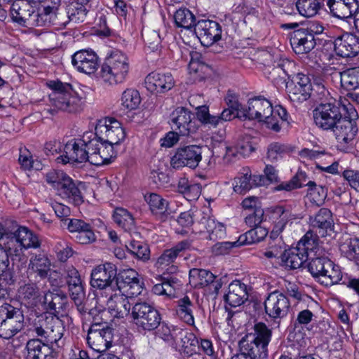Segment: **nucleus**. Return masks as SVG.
I'll return each instance as SVG.
<instances>
[{
  "mask_svg": "<svg viewBox=\"0 0 359 359\" xmlns=\"http://www.w3.org/2000/svg\"><path fill=\"white\" fill-rule=\"evenodd\" d=\"M238 118L256 120L273 130H280V121H287L288 114L281 106L272 107L271 103L265 98L255 97L248 100L247 105L238 112Z\"/></svg>",
  "mask_w": 359,
  "mask_h": 359,
  "instance_id": "1",
  "label": "nucleus"
},
{
  "mask_svg": "<svg viewBox=\"0 0 359 359\" xmlns=\"http://www.w3.org/2000/svg\"><path fill=\"white\" fill-rule=\"evenodd\" d=\"M130 62L128 55L115 50L105 58L99 72L100 80L109 86L123 83L128 78Z\"/></svg>",
  "mask_w": 359,
  "mask_h": 359,
  "instance_id": "2",
  "label": "nucleus"
},
{
  "mask_svg": "<svg viewBox=\"0 0 359 359\" xmlns=\"http://www.w3.org/2000/svg\"><path fill=\"white\" fill-rule=\"evenodd\" d=\"M271 339V331L264 323L255 326V334L245 336L239 342L238 355L248 359H264L267 356V346Z\"/></svg>",
  "mask_w": 359,
  "mask_h": 359,
  "instance_id": "3",
  "label": "nucleus"
},
{
  "mask_svg": "<svg viewBox=\"0 0 359 359\" xmlns=\"http://www.w3.org/2000/svg\"><path fill=\"white\" fill-rule=\"evenodd\" d=\"M48 86L52 90L49 95L50 102L55 108L69 112L81 108V98L69 83L58 80L50 81Z\"/></svg>",
  "mask_w": 359,
  "mask_h": 359,
  "instance_id": "4",
  "label": "nucleus"
},
{
  "mask_svg": "<svg viewBox=\"0 0 359 359\" xmlns=\"http://www.w3.org/2000/svg\"><path fill=\"white\" fill-rule=\"evenodd\" d=\"M30 330L50 345L59 347L60 341L63 336L64 327L60 320L50 315L42 314L34 319Z\"/></svg>",
  "mask_w": 359,
  "mask_h": 359,
  "instance_id": "5",
  "label": "nucleus"
},
{
  "mask_svg": "<svg viewBox=\"0 0 359 359\" xmlns=\"http://www.w3.org/2000/svg\"><path fill=\"white\" fill-rule=\"evenodd\" d=\"M308 264L309 271L319 283L325 286L338 283L342 279L340 267L331 259L318 253L311 257Z\"/></svg>",
  "mask_w": 359,
  "mask_h": 359,
  "instance_id": "6",
  "label": "nucleus"
},
{
  "mask_svg": "<svg viewBox=\"0 0 359 359\" xmlns=\"http://www.w3.org/2000/svg\"><path fill=\"white\" fill-rule=\"evenodd\" d=\"M116 275V266L109 262L93 268L90 273V283L93 288L98 290L96 294L97 299L119 287Z\"/></svg>",
  "mask_w": 359,
  "mask_h": 359,
  "instance_id": "7",
  "label": "nucleus"
},
{
  "mask_svg": "<svg viewBox=\"0 0 359 359\" xmlns=\"http://www.w3.org/2000/svg\"><path fill=\"white\" fill-rule=\"evenodd\" d=\"M4 245L12 260H20L24 251L38 248L39 241L37 236L28 228L20 226L12 235L6 236Z\"/></svg>",
  "mask_w": 359,
  "mask_h": 359,
  "instance_id": "8",
  "label": "nucleus"
},
{
  "mask_svg": "<svg viewBox=\"0 0 359 359\" xmlns=\"http://www.w3.org/2000/svg\"><path fill=\"white\" fill-rule=\"evenodd\" d=\"M340 106L345 112L344 117H341L332 130L337 142L341 144H346L353 140L358 132V113L354 107L346 99L340 100Z\"/></svg>",
  "mask_w": 359,
  "mask_h": 359,
  "instance_id": "9",
  "label": "nucleus"
},
{
  "mask_svg": "<svg viewBox=\"0 0 359 359\" xmlns=\"http://www.w3.org/2000/svg\"><path fill=\"white\" fill-rule=\"evenodd\" d=\"M91 137H95L94 133L89 131L83 133L81 138L68 141L64 147L63 154L56 158V162L63 165L89 162V142Z\"/></svg>",
  "mask_w": 359,
  "mask_h": 359,
  "instance_id": "10",
  "label": "nucleus"
},
{
  "mask_svg": "<svg viewBox=\"0 0 359 359\" xmlns=\"http://www.w3.org/2000/svg\"><path fill=\"white\" fill-rule=\"evenodd\" d=\"M93 133L97 138L117 149L126 137V133L121 123L112 117H105L98 120Z\"/></svg>",
  "mask_w": 359,
  "mask_h": 359,
  "instance_id": "11",
  "label": "nucleus"
},
{
  "mask_svg": "<svg viewBox=\"0 0 359 359\" xmlns=\"http://www.w3.org/2000/svg\"><path fill=\"white\" fill-rule=\"evenodd\" d=\"M24 327V316L16 308L8 303L0 305V337L11 339Z\"/></svg>",
  "mask_w": 359,
  "mask_h": 359,
  "instance_id": "12",
  "label": "nucleus"
},
{
  "mask_svg": "<svg viewBox=\"0 0 359 359\" xmlns=\"http://www.w3.org/2000/svg\"><path fill=\"white\" fill-rule=\"evenodd\" d=\"M97 303L103 308L104 313L107 312L113 318H123L130 310L128 299L122 293L120 287L111 293L98 297Z\"/></svg>",
  "mask_w": 359,
  "mask_h": 359,
  "instance_id": "13",
  "label": "nucleus"
},
{
  "mask_svg": "<svg viewBox=\"0 0 359 359\" xmlns=\"http://www.w3.org/2000/svg\"><path fill=\"white\" fill-rule=\"evenodd\" d=\"M133 323L139 329L151 331L156 329L161 320L158 311L147 303H137L132 308Z\"/></svg>",
  "mask_w": 359,
  "mask_h": 359,
  "instance_id": "14",
  "label": "nucleus"
},
{
  "mask_svg": "<svg viewBox=\"0 0 359 359\" xmlns=\"http://www.w3.org/2000/svg\"><path fill=\"white\" fill-rule=\"evenodd\" d=\"M266 214L273 223L271 233V238H277L280 233L293 223H298L303 216L299 213L293 212L290 209L283 206H274L267 209Z\"/></svg>",
  "mask_w": 359,
  "mask_h": 359,
  "instance_id": "15",
  "label": "nucleus"
},
{
  "mask_svg": "<svg viewBox=\"0 0 359 359\" xmlns=\"http://www.w3.org/2000/svg\"><path fill=\"white\" fill-rule=\"evenodd\" d=\"M94 135L89 142V163L97 166L110 163L117 156L118 150Z\"/></svg>",
  "mask_w": 359,
  "mask_h": 359,
  "instance_id": "16",
  "label": "nucleus"
},
{
  "mask_svg": "<svg viewBox=\"0 0 359 359\" xmlns=\"http://www.w3.org/2000/svg\"><path fill=\"white\" fill-rule=\"evenodd\" d=\"M202 160V148L197 145H189L178 148L170 160L174 168L189 167L194 169Z\"/></svg>",
  "mask_w": 359,
  "mask_h": 359,
  "instance_id": "17",
  "label": "nucleus"
},
{
  "mask_svg": "<svg viewBox=\"0 0 359 359\" xmlns=\"http://www.w3.org/2000/svg\"><path fill=\"white\" fill-rule=\"evenodd\" d=\"M191 242L185 240L178 243L173 248L165 250L157 258L154 266L163 273H175L177 268L174 264L181 252L191 248Z\"/></svg>",
  "mask_w": 359,
  "mask_h": 359,
  "instance_id": "18",
  "label": "nucleus"
},
{
  "mask_svg": "<svg viewBox=\"0 0 359 359\" xmlns=\"http://www.w3.org/2000/svg\"><path fill=\"white\" fill-rule=\"evenodd\" d=\"M113 339L112 329L100 324L93 325L88 332L87 342L90 348L102 353L111 346Z\"/></svg>",
  "mask_w": 359,
  "mask_h": 359,
  "instance_id": "19",
  "label": "nucleus"
},
{
  "mask_svg": "<svg viewBox=\"0 0 359 359\" xmlns=\"http://www.w3.org/2000/svg\"><path fill=\"white\" fill-rule=\"evenodd\" d=\"M341 117L339 108L333 103L320 104L313 110L314 122L323 130H332Z\"/></svg>",
  "mask_w": 359,
  "mask_h": 359,
  "instance_id": "20",
  "label": "nucleus"
},
{
  "mask_svg": "<svg viewBox=\"0 0 359 359\" xmlns=\"http://www.w3.org/2000/svg\"><path fill=\"white\" fill-rule=\"evenodd\" d=\"M194 32L201 43L210 46L219 41L222 37L220 25L212 20H202L194 25Z\"/></svg>",
  "mask_w": 359,
  "mask_h": 359,
  "instance_id": "21",
  "label": "nucleus"
},
{
  "mask_svg": "<svg viewBox=\"0 0 359 359\" xmlns=\"http://www.w3.org/2000/svg\"><path fill=\"white\" fill-rule=\"evenodd\" d=\"M193 119L194 114L182 107L174 109L170 117L172 128L178 131L181 135H188L196 131V127Z\"/></svg>",
  "mask_w": 359,
  "mask_h": 359,
  "instance_id": "22",
  "label": "nucleus"
},
{
  "mask_svg": "<svg viewBox=\"0 0 359 359\" xmlns=\"http://www.w3.org/2000/svg\"><path fill=\"white\" fill-rule=\"evenodd\" d=\"M290 307L287 297L281 292H271L264 301L266 313L272 318H282L287 316Z\"/></svg>",
  "mask_w": 359,
  "mask_h": 359,
  "instance_id": "23",
  "label": "nucleus"
},
{
  "mask_svg": "<svg viewBox=\"0 0 359 359\" xmlns=\"http://www.w3.org/2000/svg\"><path fill=\"white\" fill-rule=\"evenodd\" d=\"M72 64L78 72L91 74L99 67V57L92 50H80L72 55Z\"/></svg>",
  "mask_w": 359,
  "mask_h": 359,
  "instance_id": "24",
  "label": "nucleus"
},
{
  "mask_svg": "<svg viewBox=\"0 0 359 359\" xmlns=\"http://www.w3.org/2000/svg\"><path fill=\"white\" fill-rule=\"evenodd\" d=\"M198 346V340L195 334L183 330L172 348L180 351L183 358L191 359L194 356H200L197 353Z\"/></svg>",
  "mask_w": 359,
  "mask_h": 359,
  "instance_id": "25",
  "label": "nucleus"
},
{
  "mask_svg": "<svg viewBox=\"0 0 359 359\" xmlns=\"http://www.w3.org/2000/svg\"><path fill=\"white\" fill-rule=\"evenodd\" d=\"M145 85L150 92L163 93L173 88L175 80L170 73L151 72L147 76Z\"/></svg>",
  "mask_w": 359,
  "mask_h": 359,
  "instance_id": "26",
  "label": "nucleus"
},
{
  "mask_svg": "<svg viewBox=\"0 0 359 359\" xmlns=\"http://www.w3.org/2000/svg\"><path fill=\"white\" fill-rule=\"evenodd\" d=\"M290 44L297 54L310 52L316 46L314 36L309 29L301 28L295 30L290 39Z\"/></svg>",
  "mask_w": 359,
  "mask_h": 359,
  "instance_id": "27",
  "label": "nucleus"
},
{
  "mask_svg": "<svg viewBox=\"0 0 359 359\" xmlns=\"http://www.w3.org/2000/svg\"><path fill=\"white\" fill-rule=\"evenodd\" d=\"M334 50L344 57L356 55L359 53V38L353 34H344L335 39Z\"/></svg>",
  "mask_w": 359,
  "mask_h": 359,
  "instance_id": "28",
  "label": "nucleus"
},
{
  "mask_svg": "<svg viewBox=\"0 0 359 359\" xmlns=\"http://www.w3.org/2000/svg\"><path fill=\"white\" fill-rule=\"evenodd\" d=\"M50 343L39 339H32L27 341L25 359H55V355L50 347Z\"/></svg>",
  "mask_w": 359,
  "mask_h": 359,
  "instance_id": "29",
  "label": "nucleus"
},
{
  "mask_svg": "<svg viewBox=\"0 0 359 359\" xmlns=\"http://www.w3.org/2000/svg\"><path fill=\"white\" fill-rule=\"evenodd\" d=\"M327 6L333 16L339 19L353 18L358 9V0H328Z\"/></svg>",
  "mask_w": 359,
  "mask_h": 359,
  "instance_id": "30",
  "label": "nucleus"
},
{
  "mask_svg": "<svg viewBox=\"0 0 359 359\" xmlns=\"http://www.w3.org/2000/svg\"><path fill=\"white\" fill-rule=\"evenodd\" d=\"M66 302L67 297L62 292L57 290L48 291L43 295L41 294L39 307L41 306L43 310H46L48 313V314L53 316V314L59 313Z\"/></svg>",
  "mask_w": 359,
  "mask_h": 359,
  "instance_id": "31",
  "label": "nucleus"
},
{
  "mask_svg": "<svg viewBox=\"0 0 359 359\" xmlns=\"http://www.w3.org/2000/svg\"><path fill=\"white\" fill-rule=\"evenodd\" d=\"M248 297L246 285L240 280H233L227 288L224 299L225 302L231 307L242 305Z\"/></svg>",
  "mask_w": 359,
  "mask_h": 359,
  "instance_id": "32",
  "label": "nucleus"
},
{
  "mask_svg": "<svg viewBox=\"0 0 359 359\" xmlns=\"http://www.w3.org/2000/svg\"><path fill=\"white\" fill-rule=\"evenodd\" d=\"M17 296L25 306L39 308L41 292L35 283H27L20 285Z\"/></svg>",
  "mask_w": 359,
  "mask_h": 359,
  "instance_id": "33",
  "label": "nucleus"
},
{
  "mask_svg": "<svg viewBox=\"0 0 359 359\" xmlns=\"http://www.w3.org/2000/svg\"><path fill=\"white\" fill-rule=\"evenodd\" d=\"M34 8L25 0L15 1L11 7L10 13L12 20L22 26L27 27V24H34L29 19Z\"/></svg>",
  "mask_w": 359,
  "mask_h": 359,
  "instance_id": "34",
  "label": "nucleus"
},
{
  "mask_svg": "<svg viewBox=\"0 0 359 359\" xmlns=\"http://www.w3.org/2000/svg\"><path fill=\"white\" fill-rule=\"evenodd\" d=\"M196 229H198L200 232L206 231L211 241L223 239L226 236L225 226L210 217H203L196 225Z\"/></svg>",
  "mask_w": 359,
  "mask_h": 359,
  "instance_id": "35",
  "label": "nucleus"
},
{
  "mask_svg": "<svg viewBox=\"0 0 359 359\" xmlns=\"http://www.w3.org/2000/svg\"><path fill=\"white\" fill-rule=\"evenodd\" d=\"M66 278L72 299L76 304H81L84 297V290L79 271L74 267H69L67 270Z\"/></svg>",
  "mask_w": 359,
  "mask_h": 359,
  "instance_id": "36",
  "label": "nucleus"
},
{
  "mask_svg": "<svg viewBox=\"0 0 359 359\" xmlns=\"http://www.w3.org/2000/svg\"><path fill=\"white\" fill-rule=\"evenodd\" d=\"M55 191L61 198L70 200L75 204H79L83 201L79 188L75 185L69 176L65 177L64 181Z\"/></svg>",
  "mask_w": 359,
  "mask_h": 359,
  "instance_id": "37",
  "label": "nucleus"
},
{
  "mask_svg": "<svg viewBox=\"0 0 359 359\" xmlns=\"http://www.w3.org/2000/svg\"><path fill=\"white\" fill-rule=\"evenodd\" d=\"M55 191L61 198L70 200L75 204H79L83 201L79 188L75 185L69 176L65 177L64 181Z\"/></svg>",
  "mask_w": 359,
  "mask_h": 359,
  "instance_id": "38",
  "label": "nucleus"
},
{
  "mask_svg": "<svg viewBox=\"0 0 359 359\" xmlns=\"http://www.w3.org/2000/svg\"><path fill=\"white\" fill-rule=\"evenodd\" d=\"M341 256L359 265V238L343 237L339 247Z\"/></svg>",
  "mask_w": 359,
  "mask_h": 359,
  "instance_id": "39",
  "label": "nucleus"
},
{
  "mask_svg": "<svg viewBox=\"0 0 359 359\" xmlns=\"http://www.w3.org/2000/svg\"><path fill=\"white\" fill-rule=\"evenodd\" d=\"M304 253L297 246L285 250L282 255L283 265L291 269H299L308 259Z\"/></svg>",
  "mask_w": 359,
  "mask_h": 359,
  "instance_id": "40",
  "label": "nucleus"
},
{
  "mask_svg": "<svg viewBox=\"0 0 359 359\" xmlns=\"http://www.w3.org/2000/svg\"><path fill=\"white\" fill-rule=\"evenodd\" d=\"M309 223L312 228L319 229V233L323 235L333 224L332 212L327 208H321L317 214L310 217Z\"/></svg>",
  "mask_w": 359,
  "mask_h": 359,
  "instance_id": "41",
  "label": "nucleus"
},
{
  "mask_svg": "<svg viewBox=\"0 0 359 359\" xmlns=\"http://www.w3.org/2000/svg\"><path fill=\"white\" fill-rule=\"evenodd\" d=\"M297 247L299 248V250L302 252H304V255L309 259L311 257V254L313 255H318L320 253V250L318 247V237L311 231H308L297 243Z\"/></svg>",
  "mask_w": 359,
  "mask_h": 359,
  "instance_id": "42",
  "label": "nucleus"
},
{
  "mask_svg": "<svg viewBox=\"0 0 359 359\" xmlns=\"http://www.w3.org/2000/svg\"><path fill=\"white\" fill-rule=\"evenodd\" d=\"M194 305L188 296H184L177 301L176 312L179 318L188 325H194Z\"/></svg>",
  "mask_w": 359,
  "mask_h": 359,
  "instance_id": "43",
  "label": "nucleus"
},
{
  "mask_svg": "<svg viewBox=\"0 0 359 359\" xmlns=\"http://www.w3.org/2000/svg\"><path fill=\"white\" fill-rule=\"evenodd\" d=\"M141 97L138 90L127 88L121 94L120 102L121 109L129 112L137 109L141 103Z\"/></svg>",
  "mask_w": 359,
  "mask_h": 359,
  "instance_id": "44",
  "label": "nucleus"
},
{
  "mask_svg": "<svg viewBox=\"0 0 359 359\" xmlns=\"http://www.w3.org/2000/svg\"><path fill=\"white\" fill-rule=\"evenodd\" d=\"M87 13V3L72 0L67 7V19L74 23L83 22Z\"/></svg>",
  "mask_w": 359,
  "mask_h": 359,
  "instance_id": "45",
  "label": "nucleus"
},
{
  "mask_svg": "<svg viewBox=\"0 0 359 359\" xmlns=\"http://www.w3.org/2000/svg\"><path fill=\"white\" fill-rule=\"evenodd\" d=\"M189 283L194 287H202L215 280L212 273L205 269H192L189 271Z\"/></svg>",
  "mask_w": 359,
  "mask_h": 359,
  "instance_id": "46",
  "label": "nucleus"
},
{
  "mask_svg": "<svg viewBox=\"0 0 359 359\" xmlns=\"http://www.w3.org/2000/svg\"><path fill=\"white\" fill-rule=\"evenodd\" d=\"M208 69V67L201 60V55L198 53L193 52L191 53V60L188 65V71L194 80L203 79Z\"/></svg>",
  "mask_w": 359,
  "mask_h": 359,
  "instance_id": "47",
  "label": "nucleus"
},
{
  "mask_svg": "<svg viewBox=\"0 0 359 359\" xmlns=\"http://www.w3.org/2000/svg\"><path fill=\"white\" fill-rule=\"evenodd\" d=\"M322 4V0H297L296 7L301 15L311 18L318 13Z\"/></svg>",
  "mask_w": 359,
  "mask_h": 359,
  "instance_id": "48",
  "label": "nucleus"
},
{
  "mask_svg": "<svg viewBox=\"0 0 359 359\" xmlns=\"http://www.w3.org/2000/svg\"><path fill=\"white\" fill-rule=\"evenodd\" d=\"M267 234L268 231L266 228L261 226H254L239 236L238 243H241L242 245L258 243L262 241Z\"/></svg>",
  "mask_w": 359,
  "mask_h": 359,
  "instance_id": "49",
  "label": "nucleus"
},
{
  "mask_svg": "<svg viewBox=\"0 0 359 359\" xmlns=\"http://www.w3.org/2000/svg\"><path fill=\"white\" fill-rule=\"evenodd\" d=\"M341 86L347 90L359 87V67L348 69L340 73Z\"/></svg>",
  "mask_w": 359,
  "mask_h": 359,
  "instance_id": "50",
  "label": "nucleus"
},
{
  "mask_svg": "<svg viewBox=\"0 0 359 359\" xmlns=\"http://www.w3.org/2000/svg\"><path fill=\"white\" fill-rule=\"evenodd\" d=\"M144 198L153 214L156 215H161L167 211L168 202L160 195L155 193H151L146 195Z\"/></svg>",
  "mask_w": 359,
  "mask_h": 359,
  "instance_id": "51",
  "label": "nucleus"
},
{
  "mask_svg": "<svg viewBox=\"0 0 359 359\" xmlns=\"http://www.w3.org/2000/svg\"><path fill=\"white\" fill-rule=\"evenodd\" d=\"M183 329L172 325L162 323L158 330V335L170 346L175 344Z\"/></svg>",
  "mask_w": 359,
  "mask_h": 359,
  "instance_id": "52",
  "label": "nucleus"
},
{
  "mask_svg": "<svg viewBox=\"0 0 359 359\" xmlns=\"http://www.w3.org/2000/svg\"><path fill=\"white\" fill-rule=\"evenodd\" d=\"M113 217L114 222L126 231H130L135 226V219L133 215L124 208H116Z\"/></svg>",
  "mask_w": 359,
  "mask_h": 359,
  "instance_id": "53",
  "label": "nucleus"
},
{
  "mask_svg": "<svg viewBox=\"0 0 359 359\" xmlns=\"http://www.w3.org/2000/svg\"><path fill=\"white\" fill-rule=\"evenodd\" d=\"M233 187V191L240 194L245 193L252 187L249 168H243L240 175L234 179Z\"/></svg>",
  "mask_w": 359,
  "mask_h": 359,
  "instance_id": "54",
  "label": "nucleus"
},
{
  "mask_svg": "<svg viewBox=\"0 0 359 359\" xmlns=\"http://www.w3.org/2000/svg\"><path fill=\"white\" fill-rule=\"evenodd\" d=\"M175 22L177 27L190 29L195 22L194 14L187 8L177 10L174 15Z\"/></svg>",
  "mask_w": 359,
  "mask_h": 359,
  "instance_id": "55",
  "label": "nucleus"
},
{
  "mask_svg": "<svg viewBox=\"0 0 359 359\" xmlns=\"http://www.w3.org/2000/svg\"><path fill=\"white\" fill-rule=\"evenodd\" d=\"M127 249L138 259L147 261L150 257V250L147 245L140 241H132L128 245L126 244Z\"/></svg>",
  "mask_w": 359,
  "mask_h": 359,
  "instance_id": "56",
  "label": "nucleus"
},
{
  "mask_svg": "<svg viewBox=\"0 0 359 359\" xmlns=\"http://www.w3.org/2000/svg\"><path fill=\"white\" fill-rule=\"evenodd\" d=\"M306 175L303 172H299L288 182H283L278 184L275 189L276 191H292L305 185Z\"/></svg>",
  "mask_w": 359,
  "mask_h": 359,
  "instance_id": "57",
  "label": "nucleus"
},
{
  "mask_svg": "<svg viewBox=\"0 0 359 359\" xmlns=\"http://www.w3.org/2000/svg\"><path fill=\"white\" fill-rule=\"evenodd\" d=\"M287 93L290 100L293 103L297 104L302 103L311 97L309 93H307L306 90L294 82L287 86Z\"/></svg>",
  "mask_w": 359,
  "mask_h": 359,
  "instance_id": "58",
  "label": "nucleus"
},
{
  "mask_svg": "<svg viewBox=\"0 0 359 359\" xmlns=\"http://www.w3.org/2000/svg\"><path fill=\"white\" fill-rule=\"evenodd\" d=\"M178 286L174 280L164 281L161 284H156L153 287L152 291L157 295H165L170 298L175 297L176 287Z\"/></svg>",
  "mask_w": 359,
  "mask_h": 359,
  "instance_id": "59",
  "label": "nucleus"
},
{
  "mask_svg": "<svg viewBox=\"0 0 359 359\" xmlns=\"http://www.w3.org/2000/svg\"><path fill=\"white\" fill-rule=\"evenodd\" d=\"M305 185L315 187L310 189L309 196L311 201L316 205H322L327 197V189L323 187H316L315 182L312 181H309L308 183L305 184Z\"/></svg>",
  "mask_w": 359,
  "mask_h": 359,
  "instance_id": "60",
  "label": "nucleus"
},
{
  "mask_svg": "<svg viewBox=\"0 0 359 359\" xmlns=\"http://www.w3.org/2000/svg\"><path fill=\"white\" fill-rule=\"evenodd\" d=\"M30 266L41 277L43 278L48 275L50 271V263L47 257L39 256L31 260Z\"/></svg>",
  "mask_w": 359,
  "mask_h": 359,
  "instance_id": "61",
  "label": "nucleus"
},
{
  "mask_svg": "<svg viewBox=\"0 0 359 359\" xmlns=\"http://www.w3.org/2000/svg\"><path fill=\"white\" fill-rule=\"evenodd\" d=\"M67 176L62 170H51L46 174L45 180L46 183L55 190Z\"/></svg>",
  "mask_w": 359,
  "mask_h": 359,
  "instance_id": "62",
  "label": "nucleus"
},
{
  "mask_svg": "<svg viewBox=\"0 0 359 359\" xmlns=\"http://www.w3.org/2000/svg\"><path fill=\"white\" fill-rule=\"evenodd\" d=\"M280 240L276 241L273 244L271 243L268 248L260 253L261 258H266L268 259H276L282 257L284 248Z\"/></svg>",
  "mask_w": 359,
  "mask_h": 359,
  "instance_id": "63",
  "label": "nucleus"
},
{
  "mask_svg": "<svg viewBox=\"0 0 359 359\" xmlns=\"http://www.w3.org/2000/svg\"><path fill=\"white\" fill-rule=\"evenodd\" d=\"M196 117L204 125H208L212 127L217 126L218 118H216V116L210 114L209 109L206 106H200L197 108Z\"/></svg>",
  "mask_w": 359,
  "mask_h": 359,
  "instance_id": "64",
  "label": "nucleus"
}]
</instances>
